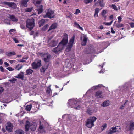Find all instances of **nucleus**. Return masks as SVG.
Listing matches in <instances>:
<instances>
[{
    "mask_svg": "<svg viewBox=\"0 0 134 134\" xmlns=\"http://www.w3.org/2000/svg\"><path fill=\"white\" fill-rule=\"evenodd\" d=\"M68 35L65 33L63 35V38L62 41L59 43L57 47L53 48V51L56 54L60 53L64 48L68 42Z\"/></svg>",
    "mask_w": 134,
    "mask_h": 134,
    "instance_id": "obj_1",
    "label": "nucleus"
},
{
    "mask_svg": "<svg viewBox=\"0 0 134 134\" xmlns=\"http://www.w3.org/2000/svg\"><path fill=\"white\" fill-rule=\"evenodd\" d=\"M77 99H69L68 102L69 106L71 108L79 109L80 106L78 105L80 100L77 101Z\"/></svg>",
    "mask_w": 134,
    "mask_h": 134,
    "instance_id": "obj_2",
    "label": "nucleus"
},
{
    "mask_svg": "<svg viewBox=\"0 0 134 134\" xmlns=\"http://www.w3.org/2000/svg\"><path fill=\"white\" fill-rule=\"evenodd\" d=\"M97 119V118L94 116L89 118L86 122V126L89 128H91L92 127L94 126V123Z\"/></svg>",
    "mask_w": 134,
    "mask_h": 134,
    "instance_id": "obj_3",
    "label": "nucleus"
},
{
    "mask_svg": "<svg viewBox=\"0 0 134 134\" xmlns=\"http://www.w3.org/2000/svg\"><path fill=\"white\" fill-rule=\"evenodd\" d=\"M25 131H27L31 130L32 131H35L36 127V125L35 124H34L32 123H30L29 122H26V124L25 125Z\"/></svg>",
    "mask_w": 134,
    "mask_h": 134,
    "instance_id": "obj_4",
    "label": "nucleus"
},
{
    "mask_svg": "<svg viewBox=\"0 0 134 134\" xmlns=\"http://www.w3.org/2000/svg\"><path fill=\"white\" fill-rule=\"evenodd\" d=\"M42 0H34L33 3L38 8L36 9L38 14L41 13L43 11V7L42 5H40L38 7V5L40 4Z\"/></svg>",
    "mask_w": 134,
    "mask_h": 134,
    "instance_id": "obj_5",
    "label": "nucleus"
},
{
    "mask_svg": "<svg viewBox=\"0 0 134 134\" xmlns=\"http://www.w3.org/2000/svg\"><path fill=\"white\" fill-rule=\"evenodd\" d=\"M34 20L33 19H27L26 21V26L29 30H31L34 28Z\"/></svg>",
    "mask_w": 134,
    "mask_h": 134,
    "instance_id": "obj_6",
    "label": "nucleus"
},
{
    "mask_svg": "<svg viewBox=\"0 0 134 134\" xmlns=\"http://www.w3.org/2000/svg\"><path fill=\"white\" fill-rule=\"evenodd\" d=\"M43 18H48L51 19L54 18L55 16L54 11L51 9H48L45 15L43 16Z\"/></svg>",
    "mask_w": 134,
    "mask_h": 134,
    "instance_id": "obj_7",
    "label": "nucleus"
},
{
    "mask_svg": "<svg viewBox=\"0 0 134 134\" xmlns=\"http://www.w3.org/2000/svg\"><path fill=\"white\" fill-rule=\"evenodd\" d=\"M74 36L70 40L69 43L67 46L65 50L66 52H68L71 51L74 42Z\"/></svg>",
    "mask_w": 134,
    "mask_h": 134,
    "instance_id": "obj_8",
    "label": "nucleus"
},
{
    "mask_svg": "<svg viewBox=\"0 0 134 134\" xmlns=\"http://www.w3.org/2000/svg\"><path fill=\"white\" fill-rule=\"evenodd\" d=\"M62 118L63 119H66L67 120H71L72 122L73 121H75L76 117L74 115L66 114L63 116Z\"/></svg>",
    "mask_w": 134,
    "mask_h": 134,
    "instance_id": "obj_9",
    "label": "nucleus"
},
{
    "mask_svg": "<svg viewBox=\"0 0 134 134\" xmlns=\"http://www.w3.org/2000/svg\"><path fill=\"white\" fill-rule=\"evenodd\" d=\"M41 65V61L40 60H36L31 64L33 69H36L40 67Z\"/></svg>",
    "mask_w": 134,
    "mask_h": 134,
    "instance_id": "obj_10",
    "label": "nucleus"
},
{
    "mask_svg": "<svg viewBox=\"0 0 134 134\" xmlns=\"http://www.w3.org/2000/svg\"><path fill=\"white\" fill-rule=\"evenodd\" d=\"M102 87H103V89L104 90V89L107 90L108 89V88L107 87L103 86V85L102 84H99L98 85L95 86L93 87H92V88H93L89 90L88 91L86 92V94L87 95L88 93L90 92H91L92 91V89H97L99 88H100Z\"/></svg>",
    "mask_w": 134,
    "mask_h": 134,
    "instance_id": "obj_11",
    "label": "nucleus"
},
{
    "mask_svg": "<svg viewBox=\"0 0 134 134\" xmlns=\"http://www.w3.org/2000/svg\"><path fill=\"white\" fill-rule=\"evenodd\" d=\"M50 55L48 53H44L43 55V59L45 62H48L50 60Z\"/></svg>",
    "mask_w": 134,
    "mask_h": 134,
    "instance_id": "obj_12",
    "label": "nucleus"
},
{
    "mask_svg": "<svg viewBox=\"0 0 134 134\" xmlns=\"http://www.w3.org/2000/svg\"><path fill=\"white\" fill-rule=\"evenodd\" d=\"M102 94L103 92L102 91H98L95 93V96L97 98H103L104 97V96Z\"/></svg>",
    "mask_w": 134,
    "mask_h": 134,
    "instance_id": "obj_13",
    "label": "nucleus"
},
{
    "mask_svg": "<svg viewBox=\"0 0 134 134\" xmlns=\"http://www.w3.org/2000/svg\"><path fill=\"white\" fill-rule=\"evenodd\" d=\"M4 3V4L8 5L9 6L13 9H15L16 7V5L13 2H5Z\"/></svg>",
    "mask_w": 134,
    "mask_h": 134,
    "instance_id": "obj_14",
    "label": "nucleus"
},
{
    "mask_svg": "<svg viewBox=\"0 0 134 134\" xmlns=\"http://www.w3.org/2000/svg\"><path fill=\"white\" fill-rule=\"evenodd\" d=\"M105 44V43L103 42L100 44L99 46V49H98V51L99 53L102 52L103 50L105 49L106 47H105L104 46Z\"/></svg>",
    "mask_w": 134,
    "mask_h": 134,
    "instance_id": "obj_15",
    "label": "nucleus"
},
{
    "mask_svg": "<svg viewBox=\"0 0 134 134\" xmlns=\"http://www.w3.org/2000/svg\"><path fill=\"white\" fill-rule=\"evenodd\" d=\"M13 127L12 124L11 123L9 122L7 123V125L6 126V129L8 131L11 132Z\"/></svg>",
    "mask_w": 134,
    "mask_h": 134,
    "instance_id": "obj_16",
    "label": "nucleus"
},
{
    "mask_svg": "<svg viewBox=\"0 0 134 134\" xmlns=\"http://www.w3.org/2000/svg\"><path fill=\"white\" fill-rule=\"evenodd\" d=\"M110 104V102L109 100H106L103 102V103L101 105V106L103 107L109 106Z\"/></svg>",
    "mask_w": 134,
    "mask_h": 134,
    "instance_id": "obj_17",
    "label": "nucleus"
},
{
    "mask_svg": "<svg viewBox=\"0 0 134 134\" xmlns=\"http://www.w3.org/2000/svg\"><path fill=\"white\" fill-rule=\"evenodd\" d=\"M58 41H52L49 44V45L51 47H53L55 46L58 43Z\"/></svg>",
    "mask_w": 134,
    "mask_h": 134,
    "instance_id": "obj_18",
    "label": "nucleus"
},
{
    "mask_svg": "<svg viewBox=\"0 0 134 134\" xmlns=\"http://www.w3.org/2000/svg\"><path fill=\"white\" fill-rule=\"evenodd\" d=\"M129 128L130 130H134V122H130L129 125Z\"/></svg>",
    "mask_w": 134,
    "mask_h": 134,
    "instance_id": "obj_19",
    "label": "nucleus"
},
{
    "mask_svg": "<svg viewBox=\"0 0 134 134\" xmlns=\"http://www.w3.org/2000/svg\"><path fill=\"white\" fill-rule=\"evenodd\" d=\"M9 18L13 22H17L18 21V19L15 17L13 15H9Z\"/></svg>",
    "mask_w": 134,
    "mask_h": 134,
    "instance_id": "obj_20",
    "label": "nucleus"
},
{
    "mask_svg": "<svg viewBox=\"0 0 134 134\" xmlns=\"http://www.w3.org/2000/svg\"><path fill=\"white\" fill-rule=\"evenodd\" d=\"M87 37L85 36H83V41H82L81 45L82 46H85L87 43Z\"/></svg>",
    "mask_w": 134,
    "mask_h": 134,
    "instance_id": "obj_21",
    "label": "nucleus"
},
{
    "mask_svg": "<svg viewBox=\"0 0 134 134\" xmlns=\"http://www.w3.org/2000/svg\"><path fill=\"white\" fill-rule=\"evenodd\" d=\"M57 24L56 23H54L52 24L50 26L49 29L48 31H49L50 30L55 29L57 27Z\"/></svg>",
    "mask_w": 134,
    "mask_h": 134,
    "instance_id": "obj_22",
    "label": "nucleus"
},
{
    "mask_svg": "<svg viewBox=\"0 0 134 134\" xmlns=\"http://www.w3.org/2000/svg\"><path fill=\"white\" fill-rule=\"evenodd\" d=\"M24 73L23 72L21 71L17 76H15V77L23 79L24 77Z\"/></svg>",
    "mask_w": 134,
    "mask_h": 134,
    "instance_id": "obj_23",
    "label": "nucleus"
},
{
    "mask_svg": "<svg viewBox=\"0 0 134 134\" xmlns=\"http://www.w3.org/2000/svg\"><path fill=\"white\" fill-rule=\"evenodd\" d=\"M6 55L9 57L11 56H12L16 54L14 52H7L5 53Z\"/></svg>",
    "mask_w": 134,
    "mask_h": 134,
    "instance_id": "obj_24",
    "label": "nucleus"
},
{
    "mask_svg": "<svg viewBox=\"0 0 134 134\" xmlns=\"http://www.w3.org/2000/svg\"><path fill=\"white\" fill-rule=\"evenodd\" d=\"M33 72V70L29 68L26 70V74L27 75H30L32 74Z\"/></svg>",
    "mask_w": 134,
    "mask_h": 134,
    "instance_id": "obj_25",
    "label": "nucleus"
},
{
    "mask_svg": "<svg viewBox=\"0 0 134 134\" xmlns=\"http://www.w3.org/2000/svg\"><path fill=\"white\" fill-rule=\"evenodd\" d=\"M29 1V0H21L22 5L25 7H26L27 6V3Z\"/></svg>",
    "mask_w": 134,
    "mask_h": 134,
    "instance_id": "obj_26",
    "label": "nucleus"
},
{
    "mask_svg": "<svg viewBox=\"0 0 134 134\" xmlns=\"http://www.w3.org/2000/svg\"><path fill=\"white\" fill-rule=\"evenodd\" d=\"M23 66L21 64H18L15 67V69L17 70H19L21 69L23 67Z\"/></svg>",
    "mask_w": 134,
    "mask_h": 134,
    "instance_id": "obj_27",
    "label": "nucleus"
},
{
    "mask_svg": "<svg viewBox=\"0 0 134 134\" xmlns=\"http://www.w3.org/2000/svg\"><path fill=\"white\" fill-rule=\"evenodd\" d=\"M97 2L99 3L100 6L102 7H103L104 6V4L103 3V0H98Z\"/></svg>",
    "mask_w": 134,
    "mask_h": 134,
    "instance_id": "obj_28",
    "label": "nucleus"
},
{
    "mask_svg": "<svg viewBox=\"0 0 134 134\" xmlns=\"http://www.w3.org/2000/svg\"><path fill=\"white\" fill-rule=\"evenodd\" d=\"M26 24L24 22L21 23L20 27L23 29H25L27 28L26 27Z\"/></svg>",
    "mask_w": 134,
    "mask_h": 134,
    "instance_id": "obj_29",
    "label": "nucleus"
},
{
    "mask_svg": "<svg viewBox=\"0 0 134 134\" xmlns=\"http://www.w3.org/2000/svg\"><path fill=\"white\" fill-rule=\"evenodd\" d=\"M15 132V134H24V132L21 130H17Z\"/></svg>",
    "mask_w": 134,
    "mask_h": 134,
    "instance_id": "obj_30",
    "label": "nucleus"
},
{
    "mask_svg": "<svg viewBox=\"0 0 134 134\" xmlns=\"http://www.w3.org/2000/svg\"><path fill=\"white\" fill-rule=\"evenodd\" d=\"M74 24L75 25V27H76L77 28H79L82 30H83V28L82 27H80L79 25V24H78L77 22H75L74 23Z\"/></svg>",
    "mask_w": 134,
    "mask_h": 134,
    "instance_id": "obj_31",
    "label": "nucleus"
},
{
    "mask_svg": "<svg viewBox=\"0 0 134 134\" xmlns=\"http://www.w3.org/2000/svg\"><path fill=\"white\" fill-rule=\"evenodd\" d=\"M116 21L114 22V25L115 26L119 28L122 27L123 25L122 24H120V23H115Z\"/></svg>",
    "mask_w": 134,
    "mask_h": 134,
    "instance_id": "obj_32",
    "label": "nucleus"
},
{
    "mask_svg": "<svg viewBox=\"0 0 134 134\" xmlns=\"http://www.w3.org/2000/svg\"><path fill=\"white\" fill-rule=\"evenodd\" d=\"M45 22V20L44 19H42L39 22V26L41 27L44 25Z\"/></svg>",
    "mask_w": 134,
    "mask_h": 134,
    "instance_id": "obj_33",
    "label": "nucleus"
},
{
    "mask_svg": "<svg viewBox=\"0 0 134 134\" xmlns=\"http://www.w3.org/2000/svg\"><path fill=\"white\" fill-rule=\"evenodd\" d=\"M93 111V110L90 108H88L87 111V113L90 115H91Z\"/></svg>",
    "mask_w": 134,
    "mask_h": 134,
    "instance_id": "obj_34",
    "label": "nucleus"
},
{
    "mask_svg": "<svg viewBox=\"0 0 134 134\" xmlns=\"http://www.w3.org/2000/svg\"><path fill=\"white\" fill-rule=\"evenodd\" d=\"M47 69V67H45V66H43L41 68L40 71L41 72H44Z\"/></svg>",
    "mask_w": 134,
    "mask_h": 134,
    "instance_id": "obj_35",
    "label": "nucleus"
},
{
    "mask_svg": "<svg viewBox=\"0 0 134 134\" xmlns=\"http://www.w3.org/2000/svg\"><path fill=\"white\" fill-rule=\"evenodd\" d=\"M65 65L66 67L68 68H71L72 67L71 63H68L67 61L65 62Z\"/></svg>",
    "mask_w": 134,
    "mask_h": 134,
    "instance_id": "obj_36",
    "label": "nucleus"
},
{
    "mask_svg": "<svg viewBox=\"0 0 134 134\" xmlns=\"http://www.w3.org/2000/svg\"><path fill=\"white\" fill-rule=\"evenodd\" d=\"M117 128L116 127H112L110 129V130L113 133L117 131H118L117 130Z\"/></svg>",
    "mask_w": 134,
    "mask_h": 134,
    "instance_id": "obj_37",
    "label": "nucleus"
},
{
    "mask_svg": "<svg viewBox=\"0 0 134 134\" xmlns=\"http://www.w3.org/2000/svg\"><path fill=\"white\" fill-rule=\"evenodd\" d=\"M51 86H49L48 87L47 89L46 90V92L47 93L49 94H51V92L50 88Z\"/></svg>",
    "mask_w": 134,
    "mask_h": 134,
    "instance_id": "obj_38",
    "label": "nucleus"
},
{
    "mask_svg": "<svg viewBox=\"0 0 134 134\" xmlns=\"http://www.w3.org/2000/svg\"><path fill=\"white\" fill-rule=\"evenodd\" d=\"M32 105H27L25 108L26 109L27 111H30L31 110Z\"/></svg>",
    "mask_w": 134,
    "mask_h": 134,
    "instance_id": "obj_39",
    "label": "nucleus"
},
{
    "mask_svg": "<svg viewBox=\"0 0 134 134\" xmlns=\"http://www.w3.org/2000/svg\"><path fill=\"white\" fill-rule=\"evenodd\" d=\"M4 20V22L7 24H10V20L9 19H3L2 20Z\"/></svg>",
    "mask_w": 134,
    "mask_h": 134,
    "instance_id": "obj_40",
    "label": "nucleus"
},
{
    "mask_svg": "<svg viewBox=\"0 0 134 134\" xmlns=\"http://www.w3.org/2000/svg\"><path fill=\"white\" fill-rule=\"evenodd\" d=\"M34 104L32 105V107H34V109L37 108V107L39 106V104L36 103L34 102Z\"/></svg>",
    "mask_w": 134,
    "mask_h": 134,
    "instance_id": "obj_41",
    "label": "nucleus"
},
{
    "mask_svg": "<svg viewBox=\"0 0 134 134\" xmlns=\"http://www.w3.org/2000/svg\"><path fill=\"white\" fill-rule=\"evenodd\" d=\"M93 0H84L83 2L86 4L91 3Z\"/></svg>",
    "mask_w": 134,
    "mask_h": 134,
    "instance_id": "obj_42",
    "label": "nucleus"
},
{
    "mask_svg": "<svg viewBox=\"0 0 134 134\" xmlns=\"http://www.w3.org/2000/svg\"><path fill=\"white\" fill-rule=\"evenodd\" d=\"M111 7L114 10L117 11L118 10V9L117 8L116 6L114 4H113L111 5Z\"/></svg>",
    "mask_w": 134,
    "mask_h": 134,
    "instance_id": "obj_43",
    "label": "nucleus"
},
{
    "mask_svg": "<svg viewBox=\"0 0 134 134\" xmlns=\"http://www.w3.org/2000/svg\"><path fill=\"white\" fill-rule=\"evenodd\" d=\"M33 9V8L30 7L29 8H27L25 9V11L27 12H30Z\"/></svg>",
    "mask_w": 134,
    "mask_h": 134,
    "instance_id": "obj_44",
    "label": "nucleus"
},
{
    "mask_svg": "<svg viewBox=\"0 0 134 134\" xmlns=\"http://www.w3.org/2000/svg\"><path fill=\"white\" fill-rule=\"evenodd\" d=\"M113 22V21H111L110 22H104V24L107 25H110Z\"/></svg>",
    "mask_w": 134,
    "mask_h": 134,
    "instance_id": "obj_45",
    "label": "nucleus"
},
{
    "mask_svg": "<svg viewBox=\"0 0 134 134\" xmlns=\"http://www.w3.org/2000/svg\"><path fill=\"white\" fill-rule=\"evenodd\" d=\"M107 127V124L105 123L102 126V130H103L106 128Z\"/></svg>",
    "mask_w": 134,
    "mask_h": 134,
    "instance_id": "obj_46",
    "label": "nucleus"
},
{
    "mask_svg": "<svg viewBox=\"0 0 134 134\" xmlns=\"http://www.w3.org/2000/svg\"><path fill=\"white\" fill-rule=\"evenodd\" d=\"M49 25L48 24H46L43 27V30H46L49 27Z\"/></svg>",
    "mask_w": 134,
    "mask_h": 134,
    "instance_id": "obj_47",
    "label": "nucleus"
},
{
    "mask_svg": "<svg viewBox=\"0 0 134 134\" xmlns=\"http://www.w3.org/2000/svg\"><path fill=\"white\" fill-rule=\"evenodd\" d=\"M16 79L15 78H13L11 79H10L9 81H10L12 83H14L15 82V81H16Z\"/></svg>",
    "mask_w": 134,
    "mask_h": 134,
    "instance_id": "obj_48",
    "label": "nucleus"
},
{
    "mask_svg": "<svg viewBox=\"0 0 134 134\" xmlns=\"http://www.w3.org/2000/svg\"><path fill=\"white\" fill-rule=\"evenodd\" d=\"M80 10L78 9H76V11L75 13H74V14L77 15L79 13H80Z\"/></svg>",
    "mask_w": 134,
    "mask_h": 134,
    "instance_id": "obj_49",
    "label": "nucleus"
},
{
    "mask_svg": "<svg viewBox=\"0 0 134 134\" xmlns=\"http://www.w3.org/2000/svg\"><path fill=\"white\" fill-rule=\"evenodd\" d=\"M106 13V11L105 10H103L102 12V15L103 16H104Z\"/></svg>",
    "mask_w": 134,
    "mask_h": 134,
    "instance_id": "obj_50",
    "label": "nucleus"
},
{
    "mask_svg": "<svg viewBox=\"0 0 134 134\" xmlns=\"http://www.w3.org/2000/svg\"><path fill=\"white\" fill-rule=\"evenodd\" d=\"M126 89V86L125 85L122 86L121 88V90H125Z\"/></svg>",
    "mask_w": 134,
    "mask_h": 134,
    "instance_id": "obj_51",
    "label": "nucleus"
},
{
    "mask_svg": "<svg viewBox=\"0 0 134 134\" xmlns=\"http://www.w3.org/2000/svg\"><path fill=\"white\" fill-rule=\"evenodd\" d=\"M13 39L15 43H19V41L17 40L16 38H13Z\"/></svg>",
    "mask_w": 134,
    "mask_h": 134,
    "instance_id": "obj_52",
    "label": "nucleus"
},
{
    "mask_svg": "<svg viewBox=\"0 0 134 134\" xmlns=\"http://www.w3.org/2000/svg\"><path fill=\"white\" fill-rule=\"evenodd\" d=\"M118 22L119 23H120L122 20V18L121 16H119L118 17Z\"/></svg>",
    "mask_w": 134,
    "mask_h": 134,
    "instance_id": "obj_53",
    "label": "nucleus"
},
{
    "mask_svg": "<svg viewBox=\"0 0 134 134\" xmlns=\"http://www.w3.org/2000/svg\"><path fill=\"white\" fill-rule=\"evenodd\" d=\"M7 69L10 71H12L14 70V69H13L12 67H10L7 68Z\"/></svg>",
    "mask_w": 134,
    "mask_h": 134,
    "instance_id": "obj_54",
    "label": "nucleus"
},
{
    "mask_svg": "<svg viewBox=\"0 0 134 134\" xmlns=\"http://www.w3.org/2000/svg\"><path fill=\"white\" fill-rule=\"evenodd\" d=\"M129 25H130L131 27V28L134 27V23H129Z\"/></svg>",
    "mask_w": 134,
    "mask_h": 134,
    "instance_id": "obj_55",
    "label": "nucleus"
},
{
    "mask_svg": "<svg viewBox=\"0 0 134 134\" xmlns=\"http://www.w3.org/2000/svg\"><path fill=\"white\" fill-rule=\"evenodd\" d=\"M4 90V89L3 87H0V94Z\"/></svg>",
    "mask_w": 134,
    "mask_h": 134,
    "instance_id": "obj_56",
    "label": "nucleus"
},
{
    "mask_svg": "<svg viewBox=\"0 0 134 134\" xmlns=\"http://www.w3.org/2000/svg\"><path fill=\"white\" fill-rule=\"evenodd\" d=\"M99 12V9L98 8H96L95 9V12L97 14H98Z\"/></svg>",
    "mask_w": 134,
    "mask_h": 134,
    "instance_id": "obj_57",
    "label": "nucleus"
},
{
    "mask_svg": "<svg viewBox=\"0 0 134 134\" xmlns=\"http://www.w3.org/2000/svg\"><path fill=\"white\" fill-rule=\"evenodd\" d=\"M126 103V102H125L124 104L123 105H122L120 107V108L121 109H123L125 107V104Z\"/></svg>",
    "mask_w": 134,
    "mask_h": 134,
    "instance_id": "obj_58",
    "label": "nucleus"
},
{
    "mask_svg": "<svg viewBox=\"0 0 134 134\" xmlns=\"http://www.w3.org/2000/svg\"><path fill=\"white\" fill-rule=\"evenodd\" d=\"M15 31V30L14 29H12L10 30L9 31V32L11 34H12L11 32H14Z\"/></svg>",
    "mask_w": 134,
    "mask_h": 134,
    "instance_id": "obj_59",
    "label": "nucleus"
},
{
    "mask_svg": "<svg viewBox=\"0 0 134 134\" xmlns=\"http://www.w3.org/2000/svg\"><path fill=\"white\" fill-rule=\"evenodd\" d=\"M4 64L5 65L6 67H8L9 65V64L6 62H4Z\"/></svg>",
    "mask_w": 134,
    "mask_h": 134,
    "instance_id": "obj_60",
    "label": "nucleus"
},
{
    "mask_svg": "<svg viewBox=\"0 0 134 134\" xmlns=\"http://www.w3.org/2000/svg\"><path fill=\"white\" fill-rule=\"evenodd\" d=\"M105 72L104 70H103V69H101V70L99 72L100 73H104Z\"/></svg>",
    "mask_w": 134,
    "mask_h": 134,
    "instance_id": "obj_61",
    "label": "nucleus"
},
{
    "mask_svg": "<svg viewBox=\"0 0 134 134\" xmlns=\"http://www.w3.org/2000/svg\"><path fill=\"white\" fill-rule=\"evenodd\" d=\"M0 70L1 71V72H4L3 68L2 66H1L0 67Z\"/></svg>",
    "mask_w": 134,
    "mask_h": 134,
    "instance_id": "obj_62",
    "label": "nucleus"
},
{
    "mask_svg": "<svg viewBox=\"0 0 134 134\" xmlns=\"http://www.w3.org/2000/svg\"><path fill=\"white\" fill-rule=\"evenodd\" d=\"M3 61L2 59H0V65H2L3 64Z\"/></svg>",
    "mask_w": 134,
    "mask_h": 134,
    "instance_id": "obj_63",
    "label": "nucleus"
},
{
    "mask_svg": "<svg viewBox=\"0 0 134 134\" xmlns=\"http://www.w3.org/2000/svg\"><path fill=\"white\" fill-rule=\"evenodd\" d=\"M113 18V16L112 15H111L109 17V19L110 20H112Z\"/></svg>",
    "mask_w": 134,
    "mask_h": 134,
    "instance_id": "obj_64",
    "label": "nucleus"
}]
</instances>
